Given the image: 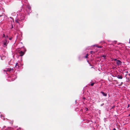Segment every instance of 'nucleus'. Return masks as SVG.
I'll return each mask as SVG.
<instances>
[{
  "instance_id": "f257e3e1",
  "label": "nucleus",
  "mask_w": 130,
  "mask_h": 130,
  "mask_svg": "<svg viewBox=\"0 0 130 130\" xmlns=\"http://www.w3.org/2000/svg\"><path fill=\"white\" fill-rule=\"evenodd\" d=\"M20 11L21 12L19 15H17L15 19V22L17 23H18L19 25H21L22 27L23 25V23L26 21L25 15L26 13H24L22 9H21Z\"/></svg>"
},
{
  "instance_id": "f03ea898",
  "label": "nucleus",
  "mask_w": 130,
  "mask_h": 130,
  "mask_svg": "<svg viewBox=\"0 0 130 130\" xmlns=\"http://www.w3.org/2000/svg\"><path fill=\"white\" fill-rule=\"evenodd\" d=\"M84 54H83L82 55L79 56L78 57V60H81L83 58H85L86 59L88 58V54H87L85 56H84Z\"/></svg>"
},
{
  "instance_id": "7ed1b4c3",
  "label": "nucleus",
  "mask_w": 130,
  "mask_h": 130,
  "mask_svg": "<svg viewBox=\"0 0 130 130\" xmlns=\"http://www.w3.org/2000/svg\"><path fill=\"white\" fill-rule=\"evenodd\" d=\"M9 42V41L7 40L6 39H4L2 41L3 46L4 47H6L7 46Z\"/></svg>"
},
{
  "instance_id": "20e7f679",
  "label": "nucleus",
  "mask_w": 130,
  "mask_h": 130,
  "mask_svg": "<svg viewBox=\"0 0 130 130\" xmlns=\"http://www.w3.org/2000/svg\"><path fill=\"white\" fill-rule=\"evenodd\" d=\"M112 61H116V64L118 66H121L122 64V62L120 60L118 59L117 58L113 59Z\"/></svg>"
},
{
  "instance_id": "39448f33",
  "label": "nucleus",
  "mask_w": 130,
  "mask_h": 130,
  "mask_svg": "<svg viewBox=\"0 0 130 130\" xmlns=\"http://www.w3.org/2000/svg\"><path fill=\"white\" fill-rule=\"evenodd\" d=\"M27 9H26V11L27 12L26 13H28V15L31 13L32 11L31 9V7L30 6L29 4L27 5L26 6Z\"/></svg>"
},
{
  "instance_id": "423d86ee",
  "label": "nucleus",
  "mask_w": 130,
  "mask_h": 130,
  "mask_svg": "<svg viewBox=\"0 0 130 130\" xmlns=\"http://www.w3.org/2000/svg\"><path fill=\"white\" fill-rule=\"evenodd\" d=\"M26 49H25V51L24 52H23L22 51H21L19 52V53L20 54V55L21 56H22L24 55V54L25 52L26 51Z\"/></svg>"
},
{
  "instance_id": "0eeeda50",
  "label": "nucleus",
  "mask_w": 130,
  "mask_h": 130,
  "mask_svg": "<svg viewBox=\"0 0 130 130\" xmlns=\"http://www.w3.org/2000/svg\"><path fill=\"white\" fill-rule=\"evenodd\" d=\"M100 93L102 94L103 96H106L107 95V94L106 93H105L102 91H101L100 92Z\"/></svg>"
},
{
  "instance_id": "6e6552de",
  "label": "nucleus",
  "mask_w": 130,
  "mask_h": 130,
  "mask_svg": "<svg viewBox=\"0 0 130 130\" xmlns=\"http://www.w3.org/2000/svg\"><path fill=\"white\" fill-rule=\"evenodd\" d=\"M116 77H117L119 79H122L123 78V77L122 76L120 75H116Z\"/></svg>"
},
{
  "instance_id": "1a4fd4ad",
  "label": "nucleus",
  "mask_w": 130,
  "mask_h": 130,
  "mask_svg": "<svg viewBox=\"0 0 130 130\" xmlns=\"http://www.w3.org/2000/svg\"><path fill=\"white\" fill-rule=\"evenodd\" d=\"M13 22H12V21H11V27L10 28V29H13V28H14L13 25ZM14 29H15V28H14Z\"/></svg>"
},
{
  "instance_id": "9d476101",
  "label": "nucleus",
  "mask_w": 130,
  "mask_h": 130,
  "mask_svg": "<svg viewBox=\"0 0 130 130\" xmlns=\"http://www.w3.org/2000/svg\"><path fill=\"white\" fill-rule=\"evenodd\" d=\"M7 71L10 72L12 71L13 70V69H12L11 68H9L7 69Z\"/></svg>"
},
{
  "instance_id": "9b49d317",
  "label": "nucleus",
  "mask_w": 130,
  "mask_h": 130,
  "mask_svg": "<svg viewBox=\"0 0 130 130\" xmlns=\"http://www.w3.org/2000/svg\"><path fill=\"white\" fill-rule=\"evenodd\" d=\"M18 64V63H16L15 65V67L16 68H19L20 66Z\"/></svg>"
},
{
  "instance_id": "f8f14e48",
  "label": "nucleus",
  "mask_w": 130,
  "mask_h": 130,
  "mask_svg": "<svg viewBox=\"0 0 130 130\" xmlns=\"http://www.w3.org/2000/svg\"><path fill=\"white\" fill-rule=\"evenodd\" d=\"M117 41H112V43H110V44L111 45H112V43H113L114 42H115V43H116L117 42Z\"/></svg>"
},
{
  "instance_id": "ddd939ff",
  "label": "nucleus",
  "mask_w": 130,
  "mask_h": 130,
  "mask_svg": "<svg viewBox=\"0 0 130 130\" xmlns=\"http://www.w3.org/2000/svg\"><path fill=\"white\" fill-rule=\"evenodd\" d=\"M7 70H3V72H4V73H6L8 75V73H7Z\"/></svg>"
},
{
  "instance_id": "4468645a",
  "label": "nucleus",
  "mask_w": 130,
  "mask_h": 130,
  "mask_svg": "<svg viewBox=\"0 0 130 130\" xmlns=\"http://www.w3.org/2000/svg\"><path fill=\"white\" fill-rule=\"evenodd\" d=\"M10 18L11 19V21H12V22L13 23L14 22V20H13L12 18L11 17H10Z\"/></svg>"
},
{
  "instance_id": "2eb2a0df",
  "label": "nucleus",
  "mask_w": 130,
  "mask_h": 130,
  "mask_svg": "<svg viewBox=\"0 0 130 130\" xmlns=\"http://www.w3.org/2000/svg\"><path fill=\"white\" fill-rule=\"evenodd\" d=\"M8 35H7L6 36H5V39H6V40H7V39H8L7 38H8Z\"/></svg>"
},
{
  "instance_id": "dca6fc26",
  "label": "nucleus",
  "mask_w": 130,
  "mask_h": 130,
  "mask_svg": "<svg viewBox=\"0 0 130 130\" xmlns=\"http://www.w3.org/2000/svg\"><path fill=\"white\" fill-rule=\"evenodd\" d=\"M94 83H91L90 85L91 86H93V85H94Z\"/></svg>"
},
{
  "instance_id": "f3484780",
  "label": "nucleus",
  "mask_w": 130,
  "mask_h": 130,
  "mask_svg": "<svg viewBox=\"0 0 130 130\" xmlns=\"http://www.w3.org/2000/svg\"><path fill=\"white\" fill-rule=\"evenodd\" d=\"M115 107V105H113L112 106L111 109L113 108H114Z\"/></svg>"
},
{
  "instance_id": "a211bd4d",
  "label": "nucleus",
  "mask_w": 130,
  "mask_h": 130,
  "mask_svg": "<svg viewBox=\"0 0 130 130\" xmlns=\"http://www.w3.org/2000/svg\"><path fill=\"white\" fill-rule=\"evenodd\" d=\"M12 39V37H10L9 38V39L10 40H11Z\"/></svg>"
},
{
  "instance_id": "6ab92c4d",
  "label": "nucleus",
  "mask_w": 130,
  "mask_h": 130,
  "mask_svg": "<svg viewBox=\"0 0 130 130\" xmlns=\"http://www.w3.org/2000/svg\"><path fill=\"white\" fill-rule=\"evenodd\" d=\"M96 46L98 47H99V48H101L102 47V46Z\"/></svg>"
},
{
  "instance_id": "aec40b11",
  "label": "nucleus",
  "mask_w": 130,
  "mask_h": 130,
  "mask_svg": "<svg viewBox=\"0 0 130 130\" xmlns=\"http://www.w3.org/2000/svg\"><path fill=\"white\" fill-rule=\"evenodd\" d=\"M102 57H104V58H105L106 57V56L105 55H103L102 56Z\"/></svg>"
},
{
  "instance_id": "412c9836",
  "label": "nucleus",
  "mask_w": 130,
  "mask_h": 130,
  "mask_svg": "<svg viewBox=\"0 0 130 130\" xmlns=\"http://www.w3.org/2000/svg\"><path fill=\"white\" fill-rule=\"evenodd\" d=\"M5 36L4 34H3V37L5 38Z\"/></svg>"
},
{
  "instance_id": "4be33fe9",
  "label": "nucleus",
  "mask_w": 130,
  "mask_h": 130,
  "mask_svg": "<svg viewBox=\"0 0 130 130\" xmlns=\"http://www.w3.org/2000/svg\"><path fill=\"white\" fill-rule=\"evenodd\" d=\"M104 103H103L101 105V106H103L104 105Z\"/></svg>"
},
{
  "instance_id": "5701e85b",
  "label": "nucleus",
  "mask_w": 130,
  "mask_h": 130,
  "mask_svg": "<svg viewBox=\"0 0 130 130\" xmlns=\"http://www.w3.org/2000/svg\"><path fill=\"white\" fill-rule=\"evenodd\" d=\"M15 78H12V80H10V81H13L15 79ZM9 81H10V80H9Z\"/></svg>"
},
{
  "instance_id": "b1692460",
  "label": "nucleus",
  "mask_w": 130,
  "mask_h": 130,
  "mask_svg": "<svg viewBox=\"0 0 130 130\" xmlns=\"http://www.w3.org/2000/svg\"><path fill=\"white\" fill-rule=\"evenodd\" d=\"M129 106H130L129 104H128L127 105V108H128V107H129Z\"/></svg>"
},
{
  "instance_id": "393cba45",
  "label": "nucleus",
  "mask_w": 130,
  "mask_h": 130,
  "mask_svg": "<svg viewBox=\"0 0 130 130\" xmlns=\"http://www.w3.org/2000/svg\"><path fill=\"white\" fill-rule=\"evenodd\" d=\"M107 41L109 42H112V41H111L110 40H108Z\"/></svg>"
},
{
  "instance_id": "a878e982",
  "label": "nucleus",
  "mask_w": 130,
  "mask_h": 130,
  "mask_svg": "<svg viewBox=\"0 0 130 130\" xmlns=\"http://www.w3.org/2000/svg\"><path fill=\"white\" fill-rule=\"evenodd\" d=\"M93 52V51H91L90 52V53L91 54Z\"/></svg>"
},
{
  "instance_id": "bb28decb",
  "label": "nucleus",
  "mask_w": 130,
  "mask_h": 130,
  "mask_svg": "<svg viewBox=\"0 0 130 130\" xmlns=\"http://www.w3.org/2000/svg\"><path fill=\"white\" fill-rule=\"evenodd\" d=\"M2 12H3L4 11V10L3 9H2Z\"/></svg>"
},
{
  "instance_id": "cd10ccee",
  "label": "nucleus",
  "mask_w": 130,
  "mask_h": 130,
  "mask_svg": "<svg viewBox=\"0 0 130 130\" xmlns=\"http://www.w3.org/2000/svg\"><path fill=\"white\" fill-rule=\"evenodd\" d=\"M3 15H0V17H2Z\"/></svg>"
},
{
  "instance_id": "c85d7f7f",
  "label": "nucleus",
  "mask_w": 130,
  "mask_h": 130,
  "mask_svg": "<svg viewBox=\"0 0 130 130\" xmlns=\"http://www.w3.org/2000/svg\"><path fill=\"white\" fill-rule=\"evenodd\" d=\"M128 116H130V113L128 115Z\"/></svg>"
},
{
  "instance_id": "c756f323",
  "label": "nucleus",
  "mask_w": 130,
  "mask_h": 130,
  "mask_svg": "<svg viewBox=\"0 0 130 130\" xmlns=\"http://www.w3.org/2000/svg\"><path fill=\"white\" fill-rule=\"evenodd\" d=\"M1 59L2 60H3V59H2V57L1 58Z\"/></svg>"
},
{
  "instance_id": "7c9ffc66",
  "label": "nucleus",
  "mask_w": 130,
  "mask_h": 130,
  "mask_svg": "<svg viewBox=\"0 0 130 130\" xmlns=\"http://www.w3.org/2000/svg\"><path fill=\"white\" fill-rule=\"evenodd\" d=\"M83 99H85V98L84 97V98H83Z\"/></svg>"
},
{
  "instance_id": "2f4dec72",
  "label": "nucleus",
  "mask_w": 130,
  "mask_h": 130,
  "mask_svg": "<svg viewBox=\"0 0 130 130\" xmlns=\"http://www.w3.org/2000/svg\"><path fill=\"white\" fill-rule=\"evenodd\" d=\"M126 72L127 73H128V71H127Z\"/></svg>"
},
{
  "instance_id": "473e14b6",
  "label": "nucleus",
  "mask_w": 130,
  "mask_h": 130,
  "mask_svg": "<svg viewBox=\"0 0 130 130\" xmlns=\"http://www.w3.org/2000/svg\"><path fill=\"white\" fill-rule=\"evenodd\" d=\"M122 83H123V82H122V83H121V84H122Z\"/></svg>"
},
{
  "instance_id": "72a5a7b5",
  "label": "nucleus",
  "mask_w": 130,
  "mask_h": 130,
  "mask_svg": "<svg viewBox=\"0 0 130 130\" xmlns=\"http://www.w3.org/2000/svg\"><path fill=\"white\" fill-rule=\"evenodd\" d=\"M17 78V77H16L15 78Z\"/></svg>"
},
{
  "instance_id": "f704fd0d",
  "label": "nucleus",
  "mask_w": 130,
  "mask_h": 130,
  "mask_svg": "<svg viewBox=\"0 0 130 130\" xmlns=\"http://www.w3.org/2000/svg\"><path fill=\"white\" fill-rule=\"evenodd\" d=\"M129 43H130V41L129 42Z\"/></svg>"
},
{
  "instance_id": "c9c22d12",
  "label": "nucleus",
  "mask_w": 130,
  "mask_h": 130,
  "mask_svg": "<svg viewBox=\"0 0 130 130\" xmlns=\"http://www.w3.org/2000/svg\"><path fill=\"white\" fill-rule=\"evenodd\" d=\"M0 10H1V8H0Z\"/></svg>"
}]
</instances>
